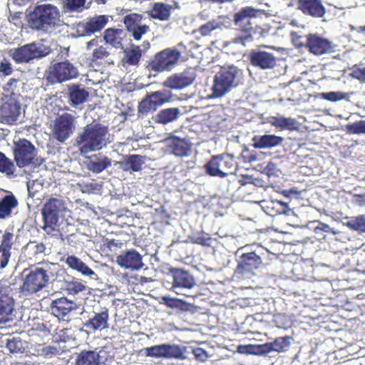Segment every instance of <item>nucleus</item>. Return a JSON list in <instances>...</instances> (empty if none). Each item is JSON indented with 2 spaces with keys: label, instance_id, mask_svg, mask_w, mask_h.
<instances>
[{
  "label": "nucleus",
  "instance_id": "1",
  "mask_svg": "<svg viewBox=\"0 0 365 365\" xmlns=\"http://www.w3.org/2000/svg\"><path fill=\"white\" fill-rule=\"evenodd\" d=\"M260 11L261 10L254 7L245 6L233 15L232 21L237 32L232 40L234 43L245 46L254 40V36L261 28L254 26L251 19L257 17Z\"/></svg>",
  "mask_w": 365,
  "mask_h": 365
},
{
  "label": "nucleus",
  "instance_id": "2",
  "mask_svg": "<svg viewBox=\"0 0 365 365\" xmlns=\"http://www.w3.org/2000/svg\"><path fill=\"white\" fill-rule=\"evenodd\" d=\"M108 129L101 123L90 124L76 138V145L81 154L99 150L108 143Z\"/></svg>",
  "mask_w": 365,
  "mask_h": 365
},
{
  "label": "nucleus",
  "instance_id": "3",
  "mask_svg": "<svg viewBox=\"0 0 365 365\" xmlns=\"http://www.w3.org/2000/svg\"><path fill=\"white\" fill-rule=\"evenodd\" d=\"M60 12L58 8L49 4L34 7L27 14L28 25L32 29L47 32L59 25Z\"/></svg>",
  "mask_w": 365,
  "mask_h": 365
},
{
  "label": "nucleus",
  "instance_id": "4",
  "mask_svg": "<svg viewBox=\"0 0 365 365\" xmlns=\"http://www.w3.org/2000/svg\"><path fill=\"white\" fill-rule=\"evenodd\" d=\"M56 264L47 262L41 267L26 268L22 272V284L20 290L26 294H34L47 286L50 279L51 267Z\"/></svg>",
  "mask_w": 365,
  "mask_h": 365
},
{
  "label": "nucleus",
  "instance_id": "5",
  "mask_svg": "<svg viewBox=\"0 0 365 365\" xmlns=\"http://www.w3.org/2000/svg\"><path fill=\"white\" fill-rule=\"evenodd\" d=\"M205 173L211 177L221 178L232 175L237 170V163L234 156L228 153L212 155L205 164Z\"/></svg>",
  "mask_w": 365,
  "mask_h": 365
},
{
  "label": "nucleus",
  "instance_id": "6",
  "mask_svg": "<svg viewBox=\"0 0 365 365\" xmlns=\"http://www.w3.org/2000/svg\"><path fill=\"white\" fill-rule=\"evenodd\" d=\"M65 110H70L68 108ZM78 115L75 111L71 113L63 111L56 115L53 121L52 135L53 138L60 143H64L74 133Z\"/></svg>",
  "mask_w": 365,
  "mask_h": 365
},
{
  "label": "nucleus",
  "instance_id": "7",
  "mask_svg": "<svg viewBox=\"0 0 365 365\" xmlns=\"http://www.w3.org/2000/svg\"><path fill=\"white\" fill-rule=\"evenodd\" d=\"M239 72V68L235 66L221 67L214 78L212 88L213 95L215 97H222L232 88L236 87Z\"/></svg>",
  "mask_w": 365,
  "mask_h": 365
},
{
  "label": "nucleus",
  "instance_id": "8",
  "mask_svg": "<svg viewBox=\"0 0 365 365\" xmlns=\"http://www.w3.org/2000/svg\"><path fill=\"white\" fill-rule=\"evenodd\" d=\"M66 202L62 198L50 197L46 200L42 208L43 220V230L49 232L54 230L58 224L60 215L66 210Z\"/></svg>",
  "mask_w": 365,
  "mask_h": 365
},
{
  "label": "nucleus",
  "instance_id": "9",
  "mask_svg": "<svg viewBox=\"0 0 365 365\" xmlns=\"http://www.w3.org/2000/svg\"><path fill=\"white\" fill-rule=\"evenodd\" d=\"M303 38L298 36L294 39L295 45L298 48H306L309 53L321 56L325 53H329L334 51V46L333 43L327 38H324L315 34H309L304 36L305 41H301Z\"/></svg>",
  "mask_w": 365,
  "mask_h": 365
},
{
  "label": "nucleus",
  "instance_id": "10",
  "mask_svg": "<svg viewBox=\"0 0 365 365\" xmlns=\"http://www.w3.org/2000/svg\"><path fill=\"white\" fill-rule=\"evenodd\" d=\"M181 53L177 49L165 48L157 53L148 62V68L150 71L160 73L170 71L177 64Z\"/></svg>",
  "mask_w": 365,
  "mask_h": 365
},
{
  "label": "nucleus",
  "instance_id": "11",
  "mask_svg": "<svg viewBox=\"0 0 365 365\" xmlns=\"http://www.w3.org/2000/svg\"><path fill=\"white\" fill-rule=\"evenodd\" d=\"M36 155V149L29 140L23 138L14 143V160L19 168H22L30 165H39Z\"/></svg>",
  "mask_w": 365,
  "mask_h": 365
},
{
  "label": "nucleus",
  "instance_id": "12",
  "mask_svg": "<svg viewBox=\"0 0 365 365\" xmlns=\"http://www.w3.org/2000/svg\"><path fill=\"white\" fill-rule=\"evenodd\" d=\"M78 76V68L66 60L51 66L46 73V79L53 84L76 78Z\"/></svg>",
  "mask_w": 365,
  "mask_h": 365
},
{
  "label": "nucleus",
  "instance_id": "13",
  "mask_svg": "<svg viewBox=\"0 0 365 365\" xmlns=\"http://www.w3.org/2000/svg\"><path fill=\"white\" fill-rule=\"evenodd\" d=\"M173 94L170 91L162 90L150 93L139 102L138 113L141 115H147L151 111L156 110L160 106L172 100Z\"/></svg>",
  "mask_w": 365,
  "mask_h": 365
},
{
  "label": "nucleus",
  "instance_id": "14",
  "mask_svg": "<svg viewBox=\"0 0 365 365\" xmlns=\"http://www.w3.org/2000/svg\"><path fill=\"white\" fill-rule=\"evenodd\" d=\"M170 273L173 277V284L171 290L177 294H182L186 297L195 298L197 294H186L180 292L179 289H190L196 285L194 277L189 273V272L180 268L171 267L169 269Z\"/></svg>",
  "mask_w": 365,
  "mask_h": 365
},
{
  "label": "nucleus",
  "instance_id": "15",
  "mask_svg": "<svg viewBox=\"0 0 365 365\" xmlns=\"http://www.w3.org/2000/svg\"><path fill=\"white\" fill-rule=\"evenodd\" d=\"M142 351L145 356L154 358L182 359L183 355L179 346L168 344L144 348Z\"/></svg>",
  "mask_w": 365,
  "mask_h": 365
},
{
  "label": "nucleus",
  "instance_id": "16",
  "mask_svg": "<svg viewBox=\"0 0 365 365\" xmlns=\"http://www.w3.org/2000/svg\"><path fill=\"white\" fill-rule=\"evenodd\" d=\"M49 52V48L34 43L17 48L14 53V59L19 63L29 62L34 58L43 57Z\"/></svg>",
  "mask_w": 365,
  "mask_h": 365
},
{
  "label": "nucleus",
  "instance_id": "17",
  "mask_svg": "<svg viewBox=\"0 0 365 365\" xmlns=\"http://www.w3.org/2000/svg\"><path fill=\"white\" fill-rule=\"evenodd\" d=\"M196 74L191 68L182 72L174 73L168 76L163 83V86L173 90H181L193 83Z\"/></svg>",
  "mask_w": 365,
  "mask_h": 365
},
{
  "label": "nucleus",
  "instance_id": "18",
  "mask_svg": "<svg viewBox=\"0 0 365 365\" xmlns=\"http://www.w3.org/2000/svg\"><path fill=\"white\" fill-rule=\"evenodd\" d=\"M108 21L106 15L96 16L77 25L76 33L78 36H90L102 30Z\"/></svg>",
  "mask_w": 365,
  "mask_h": 365
},
{
  "label": "nucleus",
  "instance_id": "19",
  "mask_svg": "<svg viewBox=\"0 0 365 365\" xmlns=\"http://www.w3.org/2000/svg\"><path fill=\"white\" fill-rule=\"evenodd\" d=\"M250 63L261 69L273 68L277 63V59L272 53L260 49L252 50L249 54Z\"/></svg>",
  "mask_w": 365,
  "mask_h": 365
},
{
  "label": "nucleus",
  "instance_id": "20",
  "mask_svg": "<svg viewBox=\"0 0 365 365\" xmlns=\"http://www.w3.org/2000/svg\"><path fill=\"white\" fill-rule=\"evenodd\" d=\"M262 263L261 257L255 252L242 254L235 269V273L241 275L251 273L259 267Z\"/></svg>",
  "mask_w": 365,
  "mask_h": 365
},
{
  "label": "nucleus",
  "instance_id": "21",
  "mask_svg": "<svg viewBox=\"0 0 365 365\" xmlns=\"http://www.w3.org/2000/svg\"><path fill=\"white\" fill-rule=\"evenodd\" d=\"M21 105L13 98H6L0 106V118L7 123L16 122L20 115Z\"/></svg>",
  "mask_w": 365,
  "mask_h": 365
},
{
  "label": "nucleus",
  "instance_id": "22",
  "mask_svg": "<svg viewBox=\"0 0 365 365\" xmlns=\"http://www.w3.org/2000/svg\"><path fill=\"white\" fill-rule=\"evenodd\" d=\"M75 304L66 297H61L53 300L51 304V313L60 320L69 322V314L75 310Z\"/></svg>",
  "mask_w": 365,
  "mask_h": 365
},
{
  "label": "nucleus",
  "instance_id": "23",
  "mask_svg": "<svg viewBox=\"0 0 365 365\" xmlns=\"http://www.w3.org/2000/svg\"><path fill=\"white\" fill-rule=\"evenodd\" d=\"M109 312L106 307L102 308L84 323L83 326L91 331H102L109 327Z\"/></svg>",
  "mask_w": 365,
  "mask_h": 365
},
{
  "label": "nucleus",
  "instance_id": "24",
  "mask_svg": "<svg viewBox=\"0 0 365 365\" xmlns=\"http://www.w3.org/2000/svg\"><path fill=\"white\" fill-rule=\"evenodd\" d=\"M297 6L303 14L313 18H322L326 13L322 0H297Z\"/></svg>",
  "mask_w": 365,
  "mask_h": 365
},
{
  "label": "nucleus",
  "instance_id": "25",
  "mask_svg": "<svg viewBox=\"0 0 365 365\" xmlns=\"http://www.w3.org/2000/svg\"><path fill=\"white\" fill-rule=\"evenodd\" d=\"M117 263L121 267L132 270L141 269L144 264L142 256L135 250H129L123 252L117 257Z\"/></svg>",
  "mask_w": 365,
  "mask_h": 365
},
{
  "label": "nucleus",
  "instance_id": "26",
  "mask_svg": "<svg viewBox=\"0 0 365 365\" xmlns=\"http://www.w3.org/2000/svg\"><path fill=\"white\" fill-rule=\"evenodd\" d=\"M11 288L0 282V324L8 320L14 310V300L9 295Z\"/></svg>",
  "mask_w": 365,
  "mask_h": 365
},
{
  "label": "nucleus",
  "instance_id": "27",
  "mask_svg": "<svg viewBox=\"0 0 365 365\" xmlns=\"http://www.w3.org/2000/svg\"><path fill=\"white\" fill-rule=\"evenodd\" d=\"M171 153L178 157H186L191 153L192 143L186 138L173 135L167 140Z\"/></svg>",
  "mask_w": 365,
  "mask_h": 365
},
{
  "label": "nucleus",
  "instance_id": "28",
  "mask_svg": "<svg viewBox=\"0 0 365 365\" xmlns=\"http://www.w3.org/2000/svg\"><path fill=\"white\" fill-rule=\"evenodd\" d=\"M284 138L274 134H265L263 135H255L252 138L253 147L255 148H271L282 144Z\"/></svg>",
  "mask_w": 365,
  "mask_h": 365
},
{
  "label": "nucleus",
  "instance_id": "29",
  "mask_svg": "<svg viewBox=\"0 0 365 365\" xmlns=\"http://www.w3.org/2000/svg\"><path fill=\"white\" fill-rule=\"evenodd\" d=\"M126 37L125 31L122 29L109 28L105 30L103 39L106 43L116 49L123 48V40Z\"/></svg>",
  "mask_w": 365,
  "mask_h": 365
},
{
  "label": "nucleus",
  "instance_id": "30",
  "mask_svg": "<svg viewBox=\"0 0 365 365\" xmlns=\"http://www.w3.org/2000/svg\"><path fill=\"white\" fill-rule=\"evenodd\" d=\"M145 159V156L133 154L125 155L119 163L120 168L125 172H138L142 170Z\"/></svg>",
  "mask_w": 365,
  "mask_h": 365
},
{
  "label": "nucleus",
  "instance_id": "31",
  "mask_svg": "<svg viewBox=\"0 0 365 365\" xmlns=\"http://www.w3.org/2000/svg\"><path fill=\"white\" fill-rule=\"evenodd\" d=\"M13 238L14 235L11 232H6L2 236L0 245V268H4L11 257Z\"/></svg>",
  "mask_w": 365,
  "mask_h": 365
},
{
  "label": "nucleus",
  "instance_id": "32",
  "mask_svg": "<svg viewBox=\"0 0 365 365\" xmlns=\"http://www.w3.org/2000/svg\"><path fill=\"white\" fill-rule=\"evenodd\" d=\"M89 97V92L80 85L73 84L68 88V101L71 106L77 107L85 103Z\"/></svg>",
  "mask_w": 365,
  "mask_h": 365
},
{
  "label": "nucleus",
  "instance_id": "33",
  "mask_svg": "<svg viewBox=\"0 0 365 365\" xmlns=\"http://www.w3.org/2000/svg\"><path fill=\"white\" fill-rule=\"evenodd\" d=\"M46 246L43 243H37L36 242H29L24 247V254L26 258L34 264H42L46 262L39 261V255L44 254Z\"/></svg>",
  "mask_w": 365,
  "mask_h": 365
},
{
  "label": "nucleus",
  "instance_id": "34",
  "mask_svg": "<svg viewBox=\"0 0 365 365\" xmlns=\"http://www.w3.org/2000/svg\"><path fill=\"white\" fill-rule=\"evenodd\" d=\"M160 304L170 309H176L181 312H192L195 307L185 301L169 296H163L160 298Z\"/></svg>",
  "mask_w": 365,
  "mask_h": 365
},
{
  "label": "nucleus",
  "instance_id": "35",
  "mask_svg": "<svg viewBox=\"0 0 365 365\" xmlns=\"http://www.w3.org/2000/svg\"><path fill=\"white\" fill-rule=\"evenodd\" d=\"M74 365H101L100 355L96 351L83 350L77 354Z\"/></svg>",
  "mask_w": 365,
  "mask_h": 365
},
{
  "label": "nucleus",
  "instance_id": "36",
  "mask_svg": "<svg viewBox=\"0 0 365 365\" xmlns=\"http://www.w3.org/2000/svg\"><path fill=\"white\" fill-rule=\"evenodd\" d=\"M173 6L163 3L156 2L153 4L150 11V16L160 21H168L170 19Z\"/></svg>",
  "mask_w": 365,
  "mask_h": 365
},
{
  "label": "nucleus",
  "instance_id": "37",
  "mask_svg": "<svg viewBox=\"0 0 365 365\" xmlns=\"http://www.w3.org/2000/svg\"><path fill=\"white\" fill-rule=\"evenodd\" d=\"M65 262L71 269L80 272L84 276L91 277L95 274L91 268L75 255H68Z\"/></svg>",
  "mask_w": 365,
  "mask_h": 365
},
{
  "label": "nucleus",
  "instance_id": "38",
  "mask_svg": "<svg viewBox=\"0 0 365 365\" xmlns=\"http://www.w3.org/2000/svg\"><path fill=\"white\" fill-rule=\"evenodd\" d=\"M18 205V201L14 195L4 196L0 200V219L11 215L12 210Z\"/></svg>",
  "mask_w": 365,
  "mask_h": 365
},
{
  "label": "nucleus",
  "instance_id": "39",
  "mask_svg": "<svg viewBox=\"0 0 365 365\" xmlns=\"http://www.w3.org/2000/svg\"><path fill=\"white\" fill-rule=\"evenodd\" d=\"M180 114L178 108H169L159 111L156 115L155 121L158 123L165 125L176 120Z\"/></svg>",
  "mask_w": 365,
  "mask_h": 365
},
{
  "label": "nucleus",
  "instance_id": "40",
  "mask_svg": "<svg viewBox=\"0 0 365 365\" xmlns=\"http://www.w3.org/2000/svg\"><path fill=\"white\" fill-rule=\"evenodd\" d=\"M142 57V50L139 46H135L125 51L123 62L128 66H138Z\"/></svg>",
  "mask_w": 365,
  "mask_h": 365
},
{
  "label": "nucleus",
  "instance_id": "41",
  "mask_svg": "<svg viewBox=\"0 0 365 365\" xmlns=\"http://www.w3.org/2000/svg\"><path fill=\"white\" fill-rule=\"evenodd\" d=\"M110 165V159L107 156H103L91 160L88 165V168L91 171L95 173H100Z\"/></svg>",
  "mask_w": 365,
  "mask_h": 365
},
{
  "label": "nucleus",
  "instance_id": "42",
  "mask_svg": "<svg viewBox=\"0 0 365 365\" xmlns=\"http://www.w3.org/2000/svg\"><path fill=\"white\" fill-rule=\"evenodd\" d=\"M187 239L188 242L192 244L200 245L203 247L210 246V242L212 240L210 234L206 233L202 230L192 233L191 235L188 236Z\"/></svg>",
  "mask_w": 365,
  "mask_h": 365
},
{
  "label": "nucleus",
  "instance_id": "43",
  "mask_svg": "<svg viewBox=\"0 0 365 365\" xmlns=\"http://www.w3.org/2000/svg\"><path fill=\"white\" fill-rule=\"evenodd\" d=\"M219 27V23H217L215 20H212L201 25L197 29L194 30L192 34H199L200 36H196V38L199 39L200 37L210 36L212 31L217 29Z\"/></svg>",
  "mask_w": 365,
  "mask_h": 365
},
{
  "label": "nucleus",
  "instance_id": "44",
  "mask_svg": "<svg viewBox=\"0 0 365 365\" xmlns=\"http://www.w3.org/2000/svg\"><path fill=\"white\" fill-rule=\"evenodd\" d=\"M143 16L137 13H130L123 17V22L126 28V30H130L135 26L142 24Z\"/></svg>",
  "mask_w": 365,
  "mask_h": 365
},
{
  "label": "nucleus",
  "instance_id": "45",
  "mask_svg": "<svg viewBox=\"0 0 365 365\" xmlns=\"http://www.w3.org/2000/svg\"><path fill=\"white\" fill-rule=\"evenodd\" d=\"M15 170V165L11 160L0 152V172L6 175H13Z\"/></svg>",
  "mask_w": 365,
  "mask_h": 365
},
{
  "label": "nucleus",
  "instance_id": "46",
  "mask_svg": "<svg viewBox=\"0 0 365 365\" xmlns=\"http://www.w3.org/2000/svg\"><path fill=\"white\" fill-rule=\"evenodd\" d=\"M272 124L281 129L293 130L295 128L296 120L291 118L277 117L274 118Z\"/></svg>",
  "mask_w": 365,
  "mask_h": 365
},
{
  "label": "nucleus",
  "instance_id": "47",
  "mask_svg": "<svg viewBox=\"0 0 365 365\" xmlns=\"http://www.w3.org/2000/svg\"><path fill=\"white\" fill-rule=\"evenodd\" d=\"M65 287L66 290L70 294H77L79 292L86 291V286L84 284V283L79 280H71L66 282Z\"/></svg>",
  "mask_w": 365,
  "mask_h": 365
},
{
  "label": "nucleus",
  "instance_id": "48",
  "mask_svg": "<svg viewBox=\"0 0 365 365\" xmlns=\"http://www.w3.org/2000/svg\"><path fill=\"white\" fill-rule=\"evenodd\" d=\"M150 31L149 26L146 24H140L137 26H135L133 29L127 31L130 36L133 38L135 41H140L142 38V36L147 34Z\"/></svg>",
  "mask_w": 365,
  "mask_h": 365
},
{
  "label": "nucleus",
  "instance_id": "49",
  "mask_svg": "<svg viewBox=\"0 0 365 365\" xmlns=\"http://www.w3.org/2000/svg\"><path fill=\"white\" fill-rule=\"evenodd\" d=\"M351 229L360 232H365V215H359L347 222Z\"/></svg>",
  "mask_w": 365,
  "mask_h": 365
},
{
  "label": "nucleus",
  "instance_id": "50",
  "mask_svg": "<svg viewBox=\"0 0 365 365\" xmlns=\"http://www.w3.org/2000/svg\"><path fill=\"white\" fill-rule=\"evenodd\" d=\"M272 343L276 352H282L290 345V337L288 336L277 337Z\"/></svg>",
  "mask_w": 365,
  "mask_h": 365
},
{
  "label": "nucleus",
  "instance_id": "51",
  "mask_svg": "<svg viewBox=\"0 0 365 365\" xmlns=\"http://www.w3.org/2000/svg\"><path fill=\"white\" fill-rule=\"evenodd\" d=\"M6 348L11 353L23 352L24 347L22 341L19 338L13 337L8 339L6 343Z\"/></svg>",
  "mask_w": 365,
  "mask_h": 365
},
{
  "label": "nucleus",
  "instance_id": "52",
  "mask_svg": "<svg viewBox=\"0 0 365 365\" xmlns=\"http://www.w3.org/2000/svg\"><path fill=\"white\" fill-rule=\"evenodd\" d=\"M346 130L351 134H365V120H359L346 125Z\"/></svg>",
  "mask_w": 365,
  "mask_h": 365
},
{
  "label": "nucleus",
  "instance_id": "53",
  "mask_svg": "<svg viewBox=\"0 0 365 365\" xmlns=\"http://www.w3.org/2000/svg\"><path fill=\"white\" fill-rule=\"evenodd\" d=\"M320 96L322 98H323L324 100L331 101V102H336V101L346 98L347 96V94L346 93L339 92V91H337V92L331 91V92H328V93H320Z\"/></svg>",
  "mask_w": 365,
  "mask_h": 365
},
{
  "label": "nucleus",
  "instance_id": "54",
  "mask_svg": "<svg viewBox=\"0 0 365 365\" xmlns=\"http://www.w3.org/2000/svg\"><path fill=\"white\" fill-rule=\"evenodd\" d=\"M86 0H64V9L67 11H77L85 5Z\"/></svg>",
  "mask_w": 365,
  "mask_h": 365
},
{
  "label": "nucleus",
  "instance_id": "55",
  "mask_svg": "<svg viewBox=\"0 0 365 365\" xmlns=\"http://www.w3.org/2000/svg\"><path fill=\"white\" fill-rule=\"evenodd\" d=\"M109 55L110 53L107 51L106 48L100 46L93 50L91 61L93 62H98V61L106 59Z\"/></svg>",
  "mask_w": 365,
  "mask_h": 365
},
{
  "label": "nucleus",
  "instance_id": "56",
  "mask_svg": "<svg viewBox=\"0 0 365 365\" xmlns=\"http://www.w3.org/2000/svg\"><path fill=\"white\" fill-rule=\"evenodd\" d=\"M259 348V345L255 344L240 345L237 347V351L240 354L257 355L260 354Z\"/></svg>",
  "mask_w": 365,
  "mask_h": 365
},
{
  "label": "nucleus",
  "instance_id": "57",
  "mask_svg": "<svg viewBox=\"0 0 365 365\" xmlns=\"http://www.w3.org/2000/svg\"><path fill=\"white\" fill-rule=\"evenodd\" d=\"M59 354V350L53 346H46L41 349V354L46 357H51Z\"/></svg>",
  "mask_w": 365,
  "mask_h": 365
},
{
  "label": "nucleus",
  "instance_id": "58",
  "mask_svg": "<svg viewBox=\"0 0 365 365\" xmlns=\"http://www.w3.org/2000/svg\"><path fill=\"white\" fill-rule=\"evenodd\" d=\"M352 76L360 82L365 83V67L354 68Z\"/></svg>",
  "mask_w": 365,
  "mask_h": 365
},
{
  "label": "nucleus",
  "instance_id": "59",
  "mask_svg": "<svg viewBox=\"0 0 365 365\" xmlns=\"http://www.w3.org/2000/svg\"><path fill=\"white\" fill-rule=\"evenodd\" d=\"M70 331L68 329H63L56 333V339L58 341L66 342L69 339L68 332Z\"/></svg>",
  "mask_w": 365,
  "mask_h": 365
},
{
  "label": "nucleus",
  "instance_id": "60",
  "mask_svg": "<svg viewBox=\"0 0 365 365\" xmlns=\"http://www.w3.org/2000/svg\"><path fill=\"white\" fill-rule=\"evenodd\" d=\"M319 231H322L326 233H331L333 235H336L337 233L331 227H330L329 225L323 222H319L318 226L315 227V232L318 233Z\"/></svg>",
  "mask_w": 365,
  "mask_h": 365
},
{
  "label": "nucleus",
  "instance_id": "61",
  "mask_svg": "<svg viewBox=\"0 0 365 365\" xmlns=\"http://www.w3.org/2000/svg\"><path fill=\"white\" fill-rule=\"evenodd\" d=\"M259 350L260 351V354L269 353L270 351H275V349L274 347L272 341L265 343L264 344H260V345H259Z\"/></svg>",
  "mask_w": 365,
  "mask_h": 365
},
{
  "label": "nucleus",
  "instance_id": "62",
  "mask_svg": "<svg viewBox=\"0 0 365 365\" xmlns=\"http://www.w3.org/2000/svg\"><path fill=\"white\" fill-rule=\"evenodd\" d=\"M13 71L11 63L8 62H1L0 65V72L5 76L10 75Z\"/></svg>",
  "mask_w": 365,
  "mask_h": 365
},
{
  "label": "nucleus",
  "instance_id": "63",
  "mask_svg": "<svg viewBox=\"0 0 365 365\" xmlns=\"http://www.w3.org/2000/svg\"><path fill=\"white\" fill-rule=\"evenodd\" d=\"M193 354H195L197 359L202 361H205L207 358L206 351L201 348H197L194 349Z\"/></svg>",
  "mask_w": 365,
  "mask_h": 365
},
{
  "label": "nucleus",
  "instance_id": "64",
  "mask_svg": "<svg viewBox=\"0 0 365 365\" xmlns=\"http://www.w3.org/2000/svg\"><path fill=\"white\" fill-rule=\"evenodd\" d=\"M99 37H96L87 43V48L91 49L93 46H97L100 41Z\"/></svg>",
  "mask_w": 365,
  "mask_h": 365
}]
</instances>
